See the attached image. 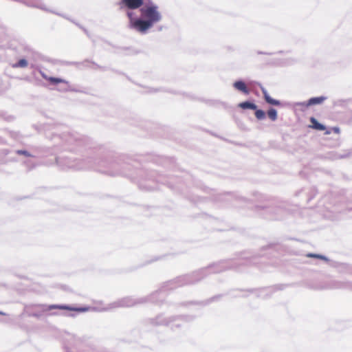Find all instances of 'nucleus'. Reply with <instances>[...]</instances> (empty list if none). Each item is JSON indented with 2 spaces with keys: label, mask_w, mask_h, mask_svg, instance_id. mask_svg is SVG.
<instances>
[{
  "label": "nucleus",
  "mask_w": 352,
  "mask_h": 352,
  "mask_svg": "<svg viewBox=\"0 0 352 352\" xmlns=\"http://www.w3.org/2000/svg\"><path fill=\"white\" fill-rule=\"evenodd\" d=\"M40 74L44 79H45L46 80L50 82L52 85H57L59 83H65V84L68 83L67 80H65L63 78H55V77H49L43 72H40Z\"/></svg>",
  "instance_id": "nucleus-4"
},
{
  "label": "nucleus",
  "mask_w": 352,
  "mask_h": 352,
  "mask_svg": "<svg viewBox=\"0 0 352 352\" xmlns=\"http://www.w3.org/2000/svg\"><path fill=\"white\" fill-rule=\"evenodd\" d=\"M0 315L1 316H6V314L3 312V311H0Z\"/></svg>",
  "instance_id": "nucleus-15"
},
{
  "label": "nucleus",
  "mask_w": 352,
  "mask_h": 352,
  "mask_svg": "<svg viewBox=\"0 0 352 352\" xmlns=\"http://www.w3.org/2000/svg\"><path fill=\"white\" fill-rule=\"evenodd\" d=\"M19 155H23L27 157H30L31 155L27 151L19 150L16 151Z\"/></svg>",
  "instance_id": "nucleus-12"
},
{
  "label": "nucleus",
  "mask_w": 352,
  "mask_h": 352,
  "mask_svg": "<svg viewBox=\"0 0 352 352\" xmlns=\"http://www.w3.org/2000/svg\"><path fill=\"white\" fill-rule=\"evenodd\" d=\"M52 309H61V310H68V311H74L77 312H85L88 311L90 309L89 307H75L67 305H50L46 306L43 309L44 311H51Z\"/></svg>",
  "instance_id": "nucleus-2"
},
{
  "label": "nucleus",
  "mask_w": 352,
  "mask_h": 352,
  "mask_svg": "<svg viewBox=\"0 0 352 352\" xmlns=\"http://www.w3.org/2000/svg\"><path fill=\"white\" fill-rule=\"evenodd\" d=\"M331 131H327L325 132V134L329 135V134H330V133H331Z\"/></svg>",
  "instance_id": "nucleus-16"
},
{
  "label": "nucleus",
  "mask_w": 352,
  "mask_h": 352,
  "mask_svg": "<svg viewBox=\"0 0 352 352\" xmlns=\"http://www.w3.org/2000/svg\"><path fill=\"white\" fill-rule=\"evenodd\" d=\"M258 85L260 87V88L261 89L264 98L267 103L272 104V105H275V106L280 105V103L278 100L271 98L270 96V95L268 94L267 91H266V89L261 84L258 83Z\"/></svg>",
  "instance_id": "nucleus-3"
},
{
  "label": "nucleus",
  "mask_w": 352,
  "mask_h": 352,
  "mask_svg": "<svg viewBox=\"0 0 352 352\" xmlns=\"http://www.w3.org/2000/svg\"><path fill=\"white\" fill-rule=\"evenodd\" d=\"M255 116L257 119L262 120V119L265 118V113L263 110L257 109L255 111Z\"/></svg>",
  "instance_id": "nucleus-11"
},
{
  "label": "nucleus",
  "mask_w": 352,
  "mask_h": 352,
  "mask_svg": "<svg viewBox=\"0 0 352 352\" xmlns=\"http://www.w3.org/2000/svg\"><path fill=\"white\" fill-rule=\"evenodd\" d=\"M307 256L311 258H322L321 256L314 254H307Z\"/></svg>",
  "instance_id": "nucleus-14"
},
{
  "label": "nucleus",
  "mask_w": 352,
  "mask_h": 352,
  "mask_svg": "<svg viewBox=\"0 0 352 352\" xmlns=\"http://www.w3.org/2000/svg\"><path fill=\"white\" fill-rule=\"evenodd\" d=\"M326 98L324 96L315 97L310 98L307 102V106L321 104L325 100Z\"/></svg>",
  "instance_id": "nucleus-7"
},
{
  "label": "nucleus",
  "mask_w": 352,
  "mask_h": 352,
  "mask_svg": "<svg viewBox=\"0 0 352 352\" xmlns=\"http://www.w3.org/2000/svg\"><path fill=\"white\" fill-rule=\"evenodd\" d=\"M28 66V61L25 59H20L18 63L14 64L12 67H26Z\"/></svg>",
  "instance_id": "nucleus-9"
},
{
  "label": "nucleus",
  "mask_w": 352,
  "mask_h": 352,
  "mask_svg": "<svg viewBox=\"0 0 352 352\" xmlns=\"http://www.w3.org/2000/svg\"><path fill=\"white\" fill-rule=\"evenodd\" d=\"M268 117L273 121L276 120L277 118V111L274 109H270L267 111Z\"/></svg>",
  "instance_id": "nucleus-10"
},
{
  "label": "nucleus",
  "mask_w": 352,
  "mask_h": 352,
  "mask_svg": "<svg viewBox=\"0 0 352 352\" xmlns=\"http://www.w3.org/2000/svg\"><path fill=\"white\" fill-rule=\"evenodd\" d=\"M309 120L311 124L310 127H311L316 130H318V131L325 130L326 127L323 124L319 123L315 118L311 117V118H310Z\"/></svg>",
  "instance_id": "nucleus-6"
},
{
  "label": "nucleus",
  "mask_w": 352,
  "mask_h": 352,
  "mask_svg": "<svg viewBox=\"0 0 352 352\" xmlns=\"http://www.w3.org/2000/svg\"><path fill=\"white\" fill-rule=\"evenodd\" d=\"M239 106L242 108V109H253V110H256L257 107L255 104L254 103H252L250 102H248V101H246V102H241L239 104Z\"/></svg>",
  "instance_id": "nucleus-8"
},
{
  "label": "nucleus",
  "mask_w": 352,
  "mask_h": 352,
  "mask_svg": "<svg viewBox=\"0 0 352 352\" xmlns=\"http://www.w3.org/2000/svg\"><path fill=\"white\" fill-rule=\"evenodd\" d=\"M331 131L336 134H339L340 133V130L338 126H334L331 129Z\"/></svg>",
  "instance_id": "nucleus-13"
},
{
  "label": "nucleus",
  "mask_w": 352,
  "mask_h": 352,
  "mask_svg": "<svg viewBox=\"0 0 352 352\" xmlns=\"http://www.w3.org/2000/svg\"><path fill=\"white\" fill-rule=\"evenodd\" d=\"M144 5V0H121L120 8H126L129 19V27L145 34L155 23L160 22L162 15L158 7L153 4Z\"/></svg>",
  "instance_id": "nucleus-1"
},
{
  "label": "nucleus",
  "mask_w": 352,
  "mask_h": 352,
  "mask_svg": "<svg viewBox=\"0 0 352 352\" xmlns=\"http://www.w3.org/2000/svg\"><path fill=\"white\" fill-rule=\"evenodd\" d=\"M233 87L238 91H241L244 94L248 95L250 94V89L248 88L245 83L241 80H238L234 82Z\"/></svg>",
  "instance_id": "nucleus-5"
}]
</instances>
